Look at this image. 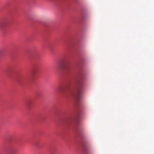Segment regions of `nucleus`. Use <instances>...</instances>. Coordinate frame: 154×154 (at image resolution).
Returning a JSON list of instances; mask_svg holds the SVG:
<instances>
[{"instance_id": "nucleus-1", "label": "nucleus", "mask_w": 154, "mask_h": 154, "mask_svg": "<svg viewBox=\"0 0 154 154\" xmlns=\"http://www.w3.org/2000/svg\"><path fill=\"white\" fill-rule=\"evenodd\" d=\"M82 88V85H79L77 87L76 91L75 92H73L72 90L70 89L68 85H67L65 87V90H63L60 87H59L58 90L61 92L63 94H64L66 92H68L69 93L73 96L74 97L77 98L78 99L80 98L82 93L81 88Z\"/></svg>"}, {"instance_id": "nucleus-2", "label": "nucleus", "mask_w": 154, "mask_h": 154, "mask_svg": "<svg viewBox=\"0 0 154 154\" xmlns=\"http://www.w3.org/2000/svg\"><path fill=\"white\" fill-rule=\"evenodd\" d=\"M7 22L6 20H3L0 22V29L4 27L7 24Z\"/></svg>"}, {"instance_id": "nucleus-3", "label": "nucleus", "mask_w": 154, "mask_h": 154, "mask_svg": "<svg viewBox=\"0 0 154 154\" xmlns=\"http://www.w3.org/2000/svg\"><path fill=\"white\" fill-rule=\"evenodd\" d=\"M2 53V51L0 50V56L1 55Z\"/></svg>"}]
</instances>
